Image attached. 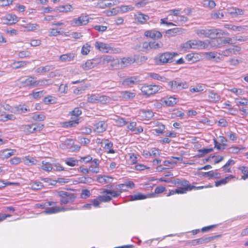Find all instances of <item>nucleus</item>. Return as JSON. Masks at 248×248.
<instances>
[{
	"label": "nucleus",
	"instance_id": "f3484780",
	"mask_svg": "<svg viewBox=\"0 0 248 248\" xmlns=\"http://www.w3.org/2000/svg\"><path fill=\"white\" fill-rule=\"evenodd\" d=\"M36 78L30 77L24 81H20L21 86L22 87H34V82Z\"/></svg>",
	"mask_w": 248,
	"mask_h": 248
},
{
	"label": "nucleus",
	"instance_id": "0eeeda50",
	"mask_svg": "<svg viewBox=\"0 0 248 248\" xmlns=\"http://www.w3.org/2000/svg\"><path fill=\"white\" fill-rule=\"evenodd\" d=\"M44 125L41 124H32L25 126V129L30 133H33L37 131H40L43 129Z\"/></svg>",
	"mask_w": 248,
	"mask_h": 248
},
{
	"label": "nucleus",
	"instance_id": "ddd939ff",
	"mask_svg": "<svg viewBox=\"0 0 248 248\" xmlns=\"http://www.w3.org/2000/svg\"><path fill=\"white\" fill-rule=\"evenodd\" d=\"M94 46L97 49L104 52H108L111 49L108 44L98 41L95 43Z\"/></svg>",
	"mask_w": 248,
	"mask_h": 248
},
{
	"label": "nucleus",
	"instance_id": "dca6fc26",
	"mask_svg": "<svg viewBox=\"0 0 248 248\" xmlns=\"http://www.w3.org/2000/svg\"><path fill=\"white\" fill-rule=\"evenodd\" d=\"M140 80L136 77H131L124 80L123 84L124 85L131 86L133 85L138 84Z\"/></svg>",
	"mask_w": 248,
	"mask_h": 248
},
{
	"label": "nucleus",
	"instance_id": "c9c22d12",
	"mask_svg": "<svg viewBox=\"0 0 248 248\" xmlns=\"http://www.w3.org/2000/svg\"><path fill=\"white\" fill-rule=\"evenodd\" d=\"M134 62L135 60L131 57L123 58L121 59V63L124 65V66H127Z\"/></svg>",
	"mask_w": 248,
	"mask_h": 248
},
{
	"label": "nucleus",
	"instance_id": "f8f14e48",
	"mask_svg": "<svg viewBox=\"0 0 248 248\" xmlns=\"http://www.w3.org/2000/svg\"><path fill=\"white\" fill-rule=\"evenodd\" d=\"M145 36L152 39H159L162 36L160 32L155 30H151L146 31L144 33Z\"/></svg>",
	"mask_w": 248,
	"mask_h": 248
},
{
	"label": "nucleus",
	"instance_id": "864d4df0",
	"mask_svg": "<svg viewBox=\"0 0 248 248\" xmlns=\"http://www.w3.org/2000/svg\"><path fill=\"white\" fill-rule=\"evenodd\" d=\"M98 199L101 202H108L112 200L111 197L108 195L99 196Z\"/></svg>",
	"mask_w": 248,
	"mask_h": 248
},
{
	"label": "nucleus",
	"instance_id": "338daca9",
	"mask_svg": "<svg viewBox=\"0 0 248 248\" xmlns=\"http://www.w3.org/2000/svg\"><path fill=\"white\" fill-rule=\"evenodd\" d=\"M204 4L206 5L210 9L214 8L216 6V3L212 0H207L205 1Z\"/></svg>",
	"mask_w": 248,
	"mask_h": 248
},
{
	"label": "nucleus",
	"instance_id": "e2e57ef3",
	"mask_svg": "<svg viewBox=\"0 0 248 248\" xmlns=\"http://www.w3.org/2000/svg\"><path fill=\"white\" fill-rule=\"evenodd\" d=\"M226 28L232 31H240L242 27L241 26H236L232 25L227 24L225 25Z\"/></svg>",
	"mask_w": 248,
	"mask_h": 248
},
{
	"label": "nucleus",
	"instance_id": "6e6d98bb",
	"mask_svg": "<svg viewBox=\"0 0 248 248\" xmlns=\"http://www.w3.org/2000/svg\"><path fill=\"white\" fill-rule=\"evenodd\" d=\"M165 129V125L161 123H158V128L154 129L156 133L163 134Z\"/></svg>",
	"mask_w": 248,
	"mask_h": 248
},
{
	"label": "nucleus",
	"instance_id": "b1692460",
	"mask_svg": "<svg viewBox=\"0 0 248 248\" xmlns=\"http://www.w3.org/2000/svg\"><path fill=\"white\" fill-rule=\"evenodd\" d=\"M69 114L72 116L71 119H79L78 117L82 114V111L79 108H76L69 112Z\"/></svg>",
	"mask_w": 248,
	"mask_h": 248
},
{
	"label": "nucleus",
	"instance_id": "774afa93",
	"mask_svg": "<svg viewBox=\"0 0 248 248\" xmlns=\"http://www.w3.org/2000/svg\"><path fill=\"white\" fill-rule=\"evenodd\" d=\"M43 187H44V186L43 184L40 182H34V184L32 186L33 189L36 190L40 189Z\"/></svg>",
	"mask_w": 248,
	"mask_h": 248
},
{
	"label": "nucleus",
	"instance_id": "412c9836",
	"mask_svg": "<svg viewBox=\"0 0 248 248\" xmlns=\"http://www.w3.org/2000/svg\"><path fill=\"white\" fill-rule=\"evenodd\" d=\"M64 208L61 207H46V210L43 211L45 214H52L61 212V210H63Z\"/></svg>",
	"mask_w": 248,
	"mask_h": 248
},
{
	"label": "nucleus",
	"instance_id": "f704fd0d",
	"mask_svg": "<svg viewBox=\"0 0 248 248\" xmlns=\"http://www.w3.org/2000/svg\"><path fill=\"white\" fill-rule=\"evenodd\" d=\"M65 163L68 166L74 167L78 165V160L75 159L73 157H70L66 159L65 160Z\"/></svg>",
	"mask_w": 248,
	"mask_h": 248
},
{
	"label": "nucleus",
	"instance_id": "8fccbe9b",
	"mask_svg": "<svg viewBox=\"0 0 248 248\" xmlns=\"http://www.w3.org/2000/svg\"><path fill=\"white\" fill-rule=\"evenodd\" d=\"M115 120L116 124L118 126H123L127 124L126 121L121 117H118V118Z\"/></svg>",
	"mask_w": 248,
	"mask_h": 248
},
{
	"label": "nucleus",
	"instance_id": "79ce46f5",
	"mask_svg": "<svg viewBox=\"0 0 248 248\" xmlns=\"http://www.w3.org/2000/svg\"><path fill=\"white\" fill-rule=\"evenodd\" d=\"M42 168L44 170L47 171H51L52 170L51 164L45 161H42Z\"/></svg>",
	"mask_w": 248,
	"mask_h": 248
},
{
	"label": "nucleus",
	"instance_id": "c03bdc74",
	"mask_svg": "<svg viewBox=\"0 0 248 248\" xmlns=\"http://www.w3.org/2000/svg\"><path fill=\"white\" fill-rule=\"evenodd\" d=\"M151 49H157L161 48L163 46V44L161 42H156L155 41L150 42Z\"/></svg>",
	"mask_w": 248,
	"mask_h": 248
},
{
	"label": "nucleus",
	"instance_id": "1a4fd4ad",
	"mask_svg": "<svg viewBox=\"0 0 248 248\" xmlns=\"http://www.w3.org/2000/svg\"><path fill=\"white\" fill-rule=\"evenodd\" d=\"M227 13L233 17H238L244 14V11L241 9L236 7H230L227 9Z\"/></svg>",
	"mask_w": 248,
	"mask_h": 248
},
{
	"label": "nucleus",
	"instance_id": "de8ad7c7",
	"mask_svg": "<svg viewBox=\"0 0 248 248\" xmlns=\"http://www.w3.org/2000/svg\"><path fill=\"white\" fill-rule=\"evenodd\" d=\"M233 176L232 175H230L228 177H226L225 178L222 179L219 181H217L215 182V186L217 187L222 185L226 184L227 183V179L229 178H232Z\"/></svg>",
	"mask_w": 248,
	"mask_h": 248
},
{
	"label": "nucleus",
	"instance_id": "0e129e2a",
	"mask_svg": "<svg viewBox=\"0 0 248 248\" xmlns=\"http://www.w3.org/2000/svg\"><path fill=\"white\" fill-rule=\"evenodd\" d=\"M111 178L110 177L104 176H99L97 178V181L98 182L100 183H108V179Z\"/></svg>",
	"mask_w": 248,
	"mask_h": 248
},
{
	"label": "nucleus",
	"instance_id": "5701e85b",
	"mask_svg": "<svg viewBox=\"0 0 248 248\" xmlns=\"http://www.w3.org/2000/svg\"><path fill=\"white\" fill-rule=\"evenodd\" d=\"M75 57V54L74 53H67L60 56V59L62 62H69L73 60L74 59Z\"/></svg>",
	"mask_w": 248,
	"mask_h": 248
},
{
	"label": "nucleus",
	"instance_id": "a19ab883",
	"mask_svg": "<svg viewBox=\"0 0 248 248\" xmlns=\"http://www.w3.org/2000/svg\"><path fill=\"white\" fill-rule=\"evenodd\" d=\"M74 194L73 193H70L64 191H60L58 192V196L61 197L62 199L65 198L69 196L70 198H73Z\"/></svg>",
	"mask_w": 248,
	"mask_h": 248
},
{
	"label": "nucleus",
	"instance_id": "9b49d317",
	"mask_svg": "<svg viewBox=\"0 0 248 248\" xmlns=\"http://www.w3.org/2000/svg\"><path fill=\"white\" fill-rule=\"evenodd\" d=\"M192 48L198 49L205 48L208 46V44L206 41H202L201 40H191Z\"/></svg>",
	"mask_w": 248,
	"mask_h": 248
},
{
	"label": "nucleus",
	"instance_id": "a878e982",
	"mask_svg": "<svg viewBox=\"0 0 248 248\" xmlns=\"http://www.w3.org/2000/svg\"><path fill=\"white\" fill-rule=\"evenodd\" d=\"M99 5L101 8L104 9L111 7L114 5V3L112 0H103L99 3Z\"/></svg>",
	"mask_w": 248,
	"mask_h": 248
},
{
	"label": "nucleus",
	"instance_id": "bf43d9fd",
	"mask_svg": "<svg viewBox=\"0 0 248 248\" xmlns=\"http://www.w3.org/2000/svg\"><path fill=\"white\" fill-rule=\"evenodd\" d=\"M69 182L68 179H65L63 178H58L57 180L55 181H53V183H51L52 186H55L57 183H67Z\"/></svg>",
	"mask_w": 248,
	"mask_h": 248
},
{
	"label": "nucleus",
	"instance_id": "c756f323",
	"mask_svg": "<svg viewBox=\"0 0 248 248\" xmlns=\"http://www.w3.org/2000/svg\"><path fill=\"white\" fill-rule=\"evenodd\" d=\"M149 18V17L147 15L141 13L138 14L136 17L137 21L141 24L145 23Z\"/></svg>",
	"mask_w": 248,
	"mask_h": 248
},
{
	"label": "nucleus",
	"instance_id": "393cba45",
	"mask_svg": "<svg viewBox=\"0 0 248 248\" xmlns=\"http://www.w3.org/2000/svg\"><path fill=\"white\" fill-rule=\"evenodd\" d=\"M148 76L152 78L161 81L162 82H167L168 79L164 77L161 76L160 75L155 73H150L148 74Z\"/></svg>",
	"mask_w": 248,
	"mask_h": 248
},
{
	"label": "nucleus",
	"instance_id": "49530a36",
	"mask_svg": "<svg viewBox=\"0 0 248 248\" xmlns=\"http://www.w3.org/2000/svg\"><path fill=\"white\" fill-rule=\"evenodd\" d=\"M237 106H246L248 105V100L245 98H241L240 100L238 98H236L234 101Z\"/></svg>",
	"mask_w": 248,
	"mask_h": 248
},
{
	"label": "nucleus",
	"instance_id": "aec40b11",
	"mask_svg": "<svg viewBox=\"0 0 248 248\" xmlns=\"http://www.w3.org/2000/svg\"><path fill=\"white\" fill-rule=\"evenodd\" d=\"M99 160L94 159L92 161V165L89 167V170L94 173H98L99 172Z\"/></svg>",
	"mask_w": 248,
	"mask_h": 248
},
{
	"label": "nucleus",
	"instance_id": "7ed1b4c3",
	"mask_svg": "<svg viewBox=\"0 0 248 248\" xmlns=\"http://www.w3.org/2000/svg\"><path fill=\"white\" fill-rule=\"evenodd\" d=\"M168 85L173 90H180L188 88V85L186 82H182L177 80L170 81L169 82Z\"/></svg>",
	"mask_w": 248,
	"mask_h": 248
},
{
	"label": "nucleus",
	"instance_id": "72a5a7b5",
	"mask_svg": "<svg viewBox=\"0 0 248 248\" xmlns=\"http://www.w3.org/2000/svg\"><path fill=\"white\" fill-rule=\"evenodd\" d=\"M54 68V67L52 65H46L44 67H40L36 69V72L38 73H44L53 70Z\"/></svg>",
	"mask_w": 248,
	"mask_h": 248
},
{
	"label": "nucleus",
	"instance_id": "a18cd8bd",
	"mask_svg": "<svg viewBox=\"0 0 248 248\" xmlns=\"http://www.w3.org/2000/svg\"><path fill=\"white\" fill-rule=\"evenodd\" d=\"M76 196L75 194L73 195V198H70V196L65 198L62 199L60 201L61 204H65L70 202H73L75 201Z\"/></svg>",
	"mask_w": 248,
	"mask_h": 248
},
{
	"label": "nucleus",
	"instance_id": "ea45409f",
	"mask_svg": "<svg viewBox=\"0 0 248 248\" xmlns=\"http://www.w3.org/2000/svg\"><path fill=\"white\" fill-rule=\"evenodd\" d=\"M181 30L182 29L181 28H175L166 31V33L173 36L176 34L180 33L181 32Z\"/></svg>",
	"mask_w": 248,
	"mask_h": 248
},
{
	"label": "nucleus",
	"instance_id": "603ef678",
	"mask_svg": "<svg viewBox=\"0 0 248 248\" xmlns=\"http://www.w3.org/2000/svg\"><path fill=\"white\" fill-rule=\"evenodd\" d=\"M32 119L35 121H43L46 119V116L43 114H34Z\"/></svg>",
	"mask_w": 248,
	"mask_h": 248
},
{
	"label": "nucleus",
	"instance_id": "4c0bfd02",
	"mask_svg": "<svg viewBox=\"0 0 248 248\" xmlns=\"http://www.w3.org/2000/svg\"><path fill=\"white\" fill-rule=\"evenodd\" d=\"M81 67L84 70H87L93 68L94 64H93V62H92L91 60H89Z\"/></svg>",
	"mask_w": 248,
	"mask_h": 248
},
{
	"label": "nucleus",
	"instance_id": "bb28decb",
	"mask_svg": "<svg viewBox=\"0 0 248 248\" xmlns=\"http://www.w3.org/2000/svg\"><path fill=\"white\" fill-rule=\"evenodd\" d=\"M72 6L70 4L60 5L56 7V11H59L60 12L67 13L71 11Z\"/></svg>",
	"mask_w": 248,
	"mask_h": 248
},
{
	"label": "nucleus",
	"instance_id": "4d7b16f0",
	"mask_svg": "<svg viewBox=\"0 0 248 248\" xmlns=\"http://www.w3.org/2000/svg\"><path fill=\"white\" fill-rule=\"evenodd\" d=\"M211 16L213 19L222 18L224 17V14L222 12H220V11H218L217 12L212 14Z\"/></svg>",
	"mask_w": 248,
	"mask_h": 248
},
{
	"label": "nucleus",
	"instance_id": "423d86ee",
	"mask_svg": "<svg viewBox=\"0 0 248 248\" xmlns=\"http://www.w3.org/2000/svg\"><path fill=\"white\" fill-rule=\"evenodd\" d=\"M89 22V18L88 16H84L81 15L78 18H75L72 20L73 24L75 26H79L82 25H85Z\"/></svg>",
	"mask_w": 248,
	"mask_h": 248
},
{
	"label": "nucleus",
	"instance_id": "3c124183",
	"mask_svg": "<svg viewBox=\"0 0 248 248\" xmlns=\"http://www.w3.org/2000/svg\"><path fill=\"white\" fill-rule=\"evenodd\" d=\"M27 62L25 61L15 62L13 63V67L14 68H19L26 65Z\"/></svg>",
	"mask_w": 248,
	"mask_h": 248
},
{
	"label": "nucleus",
	"instance_id": "69168bd1",
	"mask_svg": "<svg viewBox=\"0 0 248 248\" xmlns=\"http://www.w3.org/2000/svg\"><path fill=\"white\" fill-rule=\"evenodd\" d=\"M90 47V46L88 45L87 44L86 45H84L82 46L81 50V53L83 55H87L90 52L89 48Z\"/></svg>",
	"mask_w": 248,
	"mask_h": 248
},
{
	"label": "nucleus",
	"instance_id": "09e8293b",
	"mask_svg": "<svg viewBox=\"0 0 248 248\" xmlns=\"http://www.w3.org/2000/svg\"><path fill=\"white\" fill-rule=\"evenodd\" d=\"M15 150H5L2 152V155L3 156V158H7L10 156L13 155L14 154Z\"/></svg>",
	"mask_w": 248,
	"mask_h": 248
},
{
	"label": "nucleus",
	"instance_id": "4468645a",
	"mask_svg": "<svg viewBox=\"0 0 248 248\" xmlns=\"http://www.w3.org/2000/svg\"><path fill=\"white\" fill-rule=\"evenodd\" d=\"M127 128L133 132L135 134L141 133L143 130L141 126H137V124L134 122L130 123V124L128 125Z\"/></svg>",
	"mask_w": 248,
	"mask_h": 248
},
{
	"label": "nucleus",
	"instance_id": "2eb2a0df",
	"mask_svg": "<svg viewBox=\"0 0 248 248\" xmlns=\"http://www.w3.org/2000/svg\"><path fill=\"white\" fill-rule=\"evenodd\" d=\"M94 126L95 131L98 133H102L106 130L108 124L105 121H100L96 124Z\"/></svg>",
	"mask_w": 248,
	"mask_h": 248
},
{
	"label": "nucleus",
	"instance_id": "39448f33",
	"mask_svg": "<svg viewBox=\"0 0 248 248\" xmlns=\"http://www.w3.org/2000/svg\"><path fill=\"white\" fill-rule=\"evenodd\" d=\"M218 236L202 237L199 239L192 240L191 242V244L192 246H196L197 245L207 243L214 240Z\"/></svg>",
	"mask_w": 248,
	"mask_h": 248
},
{
	"label": "nucleus",
	"instance_id": "c85d7f7f",
	"mask_svg": "<svg viewBox=\"0 0 248 248\" xmlns=\"http://www.w3.org/2000/svg\"><path fill=\"white\" fill-rule=\"evenodd\" d=\"M209 98L213 102H217L220 100V96L217 93L214 91H211L208 95Z\"/></svg>",
	"mask_w": 248,
	"mask_h": 248
},
{
	"label": "nucleus",
	"instance_id": "cd10ccee",
	"mask_svg": "<svg viewBox=\"0 0 248 248\" xmlns=\"http://www.w3.org/2000/svg\"><path fill=\"white\" fill-rule=\"evenodd\" d=\"M122 97L125 100H131L135 96L134 93L128 91H124L121 93Z\"/></svg>",
	"mask_w": 248,
	"mask_h": 248
},
{
	"label": "nucleus",
	"instance_id": "052dcab7",
	"mask_svg": "<svg viewBox=\"0 0 248 248\" xmlns=\"http://www.w3.org/2000/svg\"><path fill=\"white\" fill-rule=\"evenodd\" d=\"M143 113L145 114V117L148 120L150 119L154 116V112L151 110H143Z\"/></svg>",
	"mask_w": 248,
	"mask_h": 248
},
{
	"label": "nucleus",
	"instance_id": "680f3d73",
	"mask_svg": "<svg viewBox=\"0 0 248 248\" xmlns=\"http://www.w3.org/2000/svg\"><path fill=\"white\" fill-rule=\"evenodd\" d=\"M232 40H233L232 38L231 37H227V38H225L224 39H222L223 46H224L226 44H229L230 45H232V44H235L236 42H233Z\"/></svg>",
	"mask_w": 248,
	"mask_h": 248
},
{
	"label": "nucleus",
	"instance_id": "58836bf2",
	"mask_svg": "<svg viewBox=\"0 0 248 248\" xmlns=\"http://www.w3.org/2000/svg\"><path fill=\"white\" fill-rule=\"evenodd\" d=\"M97 102L101 103L102 104H106L108 102L110 99L109 97L106 95H101L97 97Z\"/></svg>",
	"mask_w": 248,
	"mask_h": 248
},
{
	"label": "nucleus",
	"instance_id": "7c9ffc66",
	"mask_svg": "<svg viewBox=\"0 0 248 248\" xmlns=\"http://www.w3.org/2000/svg\"><path fill=\"white\" fill-rule=\"evenodd\" d=\"M219 29H208V37L214 38L218 35Z\"/></svg>",
	"mask_w": 248,
	"mask_h": 248
},
{
	"label": "nucleus",
	"instance_id": "5fc2aeb1",
	"mask_svg": "<svg viewBox=\"0 0 248 248\" xmlns=\"http://www.w3.org/2000/svg\"><path fill=\"white\" fill-rule=\"evenodd\" d=\"M208 29H200L196 31V33L199 36L203 35L205 37H208Z\"/></svg>",
	"mask_w": 248,
	"mask_h": 248
},
{
	"label": "nucleus",
	"instance_id": "20e7f679",
	"mask_svg": "<svg viewBox=\"0 0 248 248\" xmlns=\"http://www.w3.org/2000/svg\"><path fill=\"white\" fill-rule=\"evenodd\" d=\"M155 196L154 193H152L148 194H143L141 193H138L134 195H130L128 196V200L130 201H134L137 200H141L149 198H153Z\"/></svg>",
	"mask_w": 248,
	"mask_h": 248
},
{
	"label": "nucleus",
	"instance_id": "6ab92c4d",
	"mask_svg": "<svg viewBox=\"0 0 248 248\" xmlns=\"http://www.w3.org/2000/svg\"><path fill=\"white\" fill-rule=\"evenodd\" d=\"M178 98L170 96L169 97L166 98L164 100V102L167 106L172 107L175 105L178 102Z\"/></svg>",
	"mask_w": 248,
	"mask_h": 248
},
{
	"label": "nucleus",
	"instance_id": "e433bc0d",
	"mask_svg": "<svg viewBox=\"0 0 248 248\" xmlns=\"http://www.w3.org/2000/svg\"><path fill=\"white\" fill-rule=\"evenodd\" d=\"M239 170L241 171L243 174L242 179L246 180L248 178V167L245 166H241L239 168Z\"/></svg>",
	"mask_w": 248,
	"mask_h": 248
},
{
	"label": "nucleus",
	"instance_id": "a211bd4d",
	"mask_svg": "<svg viewBox=\"0 0 248 248\" xmlns=\"http://www.w3.org/2000/svg\"><path fill=\"white\" fill-rule=\"evenodd\" d=\"M79 123V119H71L68 122H63L62 124V126L65 128L76 126Z\"/></svg>",
	"mask_w": 248,
	"mask_h": 248
},
{
	"label": "nucleus",
	"instance_id": "13d9d810",
	"mask_svg": "<svg viewBox=\"0 0 248 248\" xmlns=\"http://www.w3.org/2000/svg\"><path fill=\"white\" fill-rule=\"evenodd\" d=\"M204 55L208 60H210L216 58L217 53L215 52H205Z\"/></svg>",
	"mask_w": 248,
	"mask_h": 248
},
{
	"label": "nucleus",
	"instance_id": "6e6552de",
	"mask_svg": "<svg viewBox=\"0 0 248 248\" xmlns=\"http://www.w3.org/2000/svg\"><path fill=\"white\" fill-rule=\"evenodd\" d=\"M207 42L212 47L221 48L223 46L222 37L219 36L213 38L211 40H207Z\"/></svg>",
	"mask_w": 248,
	"mask_h": 248
},
{
	"label": "nucleus",
	"instance_id": "4be33fe9",
	"mask_svg": "<svg viewBox=\"0 0 248 248\" xmlns=\"http://www.w3.org/2000/svg\"><path fill=\"white\" fill-rule=\"evenodd\" d=\"M6 20L7 21L6 24L13 25L18 21V17L15 15L9 14L6 16Z\"/></svg>",
	"mask_w": 248,
	"mask_h": 248
},
{
	"label": "nucleus",
	"instance_id": "f03ea898",
	"mask_svg": "<svg viewBox=\"0 0 248 248\" xmlns=\"http://www.w3.org/2000/svg\"><path fill=\"white\" fill-rule=\"evenodd\" d=\"M170 55V52H166L159 54L154 58L155 63L157 65H163L167 63L172 62L173 60H171Z\"/></svg>",
	"mask_w": 248,
	"mask_h": 248
},
{
	"label": "nucleus",
	"instance_id": "9d476101",
	"mask_svg": "<svg viewBox=\"0 0 248 248\" xmlns=\"http://www.w3.org/2000/svg\"><path fill=\"white\" fill-rule=\"evenodd\" d=\"M91 60L95 66L97 64L101 62H103L104 64L106 62H112L114 60V59L110 56H104L98 58L93 59Z\"/></svg>",
	"mask_w": 248,
	"mask_h": 248
},
{
	"label": "nucleus",
	"instance_id": "37998d69",
	"mask_svg": "<svg viewBox=\"0 0 248 248\" xmlns=\"http://www.w3.org/2000/svg\"><path fill=\"white\" fill-rule=\"evenodd\" d=\"M180 186H183V189L186 190V191H190L188 188L189 187L191 186L190 185H189V182L185 179L182 180L181 182H180Z\"/></svg>",
	"mask_w": 248,
	"mask_h": 248
},
{
	"label": "nucleus",
	"instance_id": "2f4dec72",
	"mask_svg": "<svg viewBox=\"0 0 248 248\" xmlns=\"http://www.w3.org/2000/svg\"><path fill=\"white\" fill-rule=\"evenodd\" d=\"M213 151V148H203L198 150L199 154L197 155L198 157H202L206 154L212 152Z\"/></svg>",
	"mask_w": 248,
	"mask_h": 248
},
{
	"label": "nucleus",
	"instance_id": "473e14b6",
	"mask_svg": "<svg viewBox=\"0 0 248 248\" xmlns=\"http://www.w3.org/2000/svg\"><path fill=\"white\" fill-rule=\"evenodd\" d=\"M22 25L24 27L25 30L27 31H35L37 30L38 27V25L36 24L29 23L26 25L22 24Z\"/></svg>",
	"mask_w": 248,
	"mask_h": 248
},
{
	"label": "nucleus",
	"instance_id": "f257e3e1",
	"mask_svg": "<svg viewBox=\"0 0 248 248\" xmlns=\"http://www.w3.org/2000/svg\"><path fill=\"white\" fill-rule=\"evenodd\" d=\"M162 89L161 86L156 85L144 84L141 87L142 93L147 96L154 94Z\"/></svg>",
	"mask_w": 248,
	"mask_h": 248
}]
</instances>
